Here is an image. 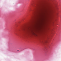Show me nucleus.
I'll list each match as a JSON object with an SVG mask.
<instances>
[{
	"label": "nucleus",
	"mask_w": 61,
	"mask_h": 61,
	"mask_svg": "<svg viewBox=\"0 0 61 61\" xmlns=\"http://www.w3.org/2000/svg\"><path fill=\"white\" fill-rule=\"evenodd\" d=\"M32 5H33V6L35 8H37L38 7V5L36 4L34 5L33 4H32Z\"/></svg>",
	"instance_id": "1"
},
{
	"label": "nucleus",
	"mask_w": 61,
	"mask_h": 61,
	"mask_svg": "<svg viewBox=\"0 0 61 61\" xmlns=\"http://www.w3.org/2000/svg\"><path fill=\"white\" fill-rule=\"evenodd\" d=\"M35 13H36V10H33V11L32 14H35Z\"/></svg>",
	"instance_id": "2"
},
{
	"label": "nucleus",
	"mask_w": 61,
	"mask_h": 61,
	"mask_svg": "<svg viewBox=\"0 0 61 61\" xmlns=\"http://www.w3.org/2000/svg\"><path fill=\"white\" fill-rule=\"evenodd\" d=\"M56 10H57V9H58V8H57V7H56Z\"/></svg>",
	"instance_id": "3"
},
{
	"label": "nucleus",
	"mask_w": 61,
	"mask_h": 61,
	"mask_svg": "<svg viewBox=\"0 0 61 61\" xmlns=\"http://www.w3.org/2000/svg\"><path fill=\"white\" fill-rule=\"evenodd\" d=\"M17 51L18 52H19V50H18Z\"/></svg>",
	"instance_id": "4"
}]
</instances>
